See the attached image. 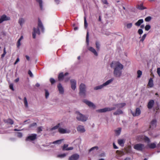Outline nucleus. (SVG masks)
Returning <instances> with one entry per match:
<instances>
[{"label":"nucleus","instance_id":"44","mask_svg":"<svg viewBox=\"0 0 160 160\" xmlns=\"http://www.w3.org/2000/svg\"><path fill=\"white\" fill-rule=\"evenodd\" d=\"M132 23H128L126 24V27L128 28L129 29L132 27Z\"/></svg>","mask_w":160,"mask_h":160},{"label":"nucleus","instance_id":"32","mask_svg":"<svg viewBox=\"0 0 160 160\" xmlns=\"http://www.w3.org/2000/svg\"><path fill=\"white\" fill-rule=\"evenodd\" d=\"M122 111L121 110L118 109L113 113V114L115 115H119L122 114Z\"/></svg>","mask_w":160,"mask_h":160},{"label":"nucleus","instance_id":"39","mask_svg":"<svg viewBox=\"0 0 160 160\" xmlns=\"http://www.w3.org/2000/svg\"><path fill=\"white\" fill-rule=\"evenodd\" d=\"M66 155V154L65 153H63L62 154H60L58 155V157L60 158H62L65 157Z\"/></svg>","mask_w":160,"mask_h":160},{"label":"nucleus","instance_id":"60","mask_svg":"<svg viewBox=\"0 0 160 160\" xmlns=\"http://www.w3.org/2000/svg\"><path fill=\"white\" fill-rule=\"evenodd\" d=\"M73 147H70L68 148H67V149H66V150L67 151H69L70 150H72L73 149Z\"/></svg>","mask_w":160,"mask_h":160},{"label":"nucleus","instance_id":"10","mask_svg":"<svg viewBox=\"0 0 160 160\" xmlns=\"http://www.w3.org/2000/svg\"><path fill=\"white\" fill-rule=\"evenodd\" d=\"M71 83V88L73 90H74L76 88V81L73 79H72L70 80Z\"/></svg>","mask_w":160,"mask_h":160},{"label":"nucleus","instance_id":"40","mask_svg":"<svg viewBox=\"0 0 160 160\" xmlns=\"http://www.w3.org/2000/svg\"><path fill=\"white\" fill-rule=\"evenodd\" d=\"M146 36H147L146 34H144L142 37V38L141 39V40H140V41L141 42H143V41L144 40L145 38H146Z\"/></svg>","mask_w":160,"mask_h":160},{"label":"nucleus","instance_id":"1","mask_svg":"<svg viewBox=\"0 0 160 160\" xmlns=\"http://www.w3.org/2000/svg\"><path fill=\"white\" fill-rule=\"evenodd\" d=\"M110 67L114 69L113 74L116 77L119 78L121 76L123 65L119 62L113 61L110 64Z\"/></svg>","mask_w":160,"mask_h":160},{"label":"nucleus","instance_id":"51","mask_svg":"<svg viewBox=\"0 0 160 160\" xmlns=\"http://www.w3.org/2000/svg\"><path fill=\"white\" fill-rule=\"evenodd\" d=\"M138 32L139 35H141L143 32L142 30L141 29H139L138 30Z\"/></svg>","mask_w":160,"mask_h":160},{"label":"nucleus","instance_id":"50","mask_svg":"<svg viewBox=\"0 0 160 160\" xmlns=\"http://www.w3.org/2000/svg\"><path fill=\"white\" fill-rule=\"evenodd\" d=\"M21 41L20 40L18 39L17 43V48H19L21 45Z\"/></svg>","mask_w":160,"mask_h":160},{"label":"nucleus","instance_id":"25","mask_svg":"<svg viewBox=\"0 0 160 160\" xmlns=\"http://www.w3.org/2000/svg\"><path fill=\"white\" fill-rule=\"evenodd\" d=\"M121 128H118L115 130V132L116 135L118 136L120 134L121 131Z\"/></svg>","mask_w":160,"mask_h":160},{"label":"nucleus","instance_id":"17","mask_svg":"<svg viewBox=\"0 0 160 160\" xmlns=\"http://www.w3.org/2000/svg\"><path fill=\"white\" fill-rule=\"evenodd\" d=\"M154 103V101L153 100H150L148 102V107L149 109H151L153 106Z\"/></svg>","mask_w":160,"mask_h":160},{"label":"nucleus","instance_id":"34","mask_svg":"<svg viewBox=\"0 0 160 160\" xmlns=\"http://www.w3.org/2000/svg\"><path fill=\"white\" fill-rule=\"evenodd\" d=\"M60 124L59 123L58 125H56V126H54V127H53V128H51L50 129V131H52V130H54L57 129L58 128H59V127H60Z\"/></svg>","mask_w":160,"mask_h":160},{"label":"nucleus","instance_id":"21","mask_svg":"<svg viewBox=\"0 0 160 160\" xmlns=\"http://www.w3.org/2000/svg\"><path fill=\"white\" fill-rule=\"evenodd\" d=\"M114 80V78H111V79H110L108 81H107L106 82H105L104 83H103V85L104 86V87H106V86L109 85Z\"/></svg>","mask_w":160,"mask_h":160},{"label":"nucleus","instance_id":"16","mask_svg":"<svg viewBox=\"0 0 160 160\" xmlns=\"http://www.w3.org/2000/svg\"><path fill=\"white\" fill-rule=\"evenodd\" d=\"M58 88V89L59 92L60 94H62L64 93V88L60 83H59L57 86Z\"/></svg>","mask_w":160,"mask_h":160},{"label":"nucleus","instance_id":"15","mask_svg":"<svg viewBox=\"0 0 160 160\" xmlns=\"http://www.w3.org/2000/svg\"><path fill=\"white\" fill-rule=\"evenodd\" d=\"M141 110L138 108L136 109L135 112H133L131 111V113L133 116H139L141 113Z\"/></svg>","mask_w":160,"mask_h":160},{"label":"nucleus","instance_id":"38","mask_svg":"<svg viewBox=\"0 0 160 160\" xmlns=\"http://www.w3.org/2000/svg\"><path fill=\"white\" fill-rule=\"evenodd\" d=\"M142 72L140 71V70H138L137 71V78H140L141 76L142 75Z\"/></svg>","mask_w":160,"mask_h":160},{"label":"nucleus","instance_id":"47","mask_svg":"<svg viewBox=\"0 0 160 160\" xmlns=\"http://www.w3.org/2000/svg\"><path fill=\"white\" fill-rule=\"evenodd\" d=\"M50 81L52 84H53L55 82V80L52 78H50Z\"/></svg>","mask_w":160,"mask_h":160},{"label":"nucleus","instance_id":"48","mask_svg":"<svg viewBox=\"0 0 160 160\" xmlns=\"http://www.w3.org/2000/svg\"><path fill=\"white\" fill-rule=\"evenodd\" d=\"M63 79H64L65 82H67L69 80L70 77L66 76L64 77Z\"/></svg>","mask_w":160,"mask_h":160},{"label":"nucleus","instance_id":"45","mask_svg":"<svg viewBox=\"0 0 160 160\" xmlns=\"http://www.w3.org/2000/svg\"><path fill=\"white\" fill-rule=\"evenodd\" d=\"M151 26L149 25H147L145 27V29L146 31L149 30Z\"/></svg>","mask_w":160,"mask_h":160},{"label":"nucleus","instance_id":"28","mask_svg":"<svg viewBox=\"0 0 160 160\" xmlns=\"http://www.w3.org/2000/svg\"><path fill=\"white\" fill-rule=\"evenodd\" d=\"M104 86L103 85V84H102V85L97 86L96 87H95L94 89L95 90H97L99 89H102V88H104Z\"/></svg>","mask_w":160,"mask_h":160},{"label":"nucleus","instance_id":"63","mask_svg":"<svg viewBox=\"0 0 160 160\" xmlns=\"http://www.w3.org/2000/svg\"><path fill=\"white\" fill-rule=\"evenodd\" d=\"M113 148L114 149H118V147L116 146L114 143H113Z\"/></svg>","mask_w":160,"mask_h":160},{"label":"nucleus","instance_id":"59","mask_svg":"<svg viewBox=\"0 0 160 160\" xmlns=\"http://www.w3.org/2000/svg\"><path fill=\"white\" fill-rule=\"evenodd\" d=\"M20 61L19 58H18L16 60V61L14 63V65H16L17 63H18Z\"/></svg>","mask_w":160,"mask_h":160},{"label":"nucleus","instance_id":"42","mask_svg":"<svg viewBox=\"0 0 160 160\" xmlns=\"http://www.w3.org/2000/svg\"><path fill=\"white\" fill-rule=\"evenodd\" d=\"M152 19V17L150 16H148L146 18H145V21L147 22H149Z\"/></svg>","mask_w":160,"mask_h":160},{"label":"nucleus","instance_id":"7","mask_svg":"<svg viewBox=\"0 0 160 160\" xmlns=\"http://www.w3.org/2000/svg\"><path fill=\"white\" fill-rule=\"evenodd\" d=\"M10 19V17L7 16L5 14H3L0 17V23H1L4 21L9 20Z\"/></svg>","mask_w":160,"mask_h":160},{"label":"nucleus","instance_id":"53","mask_svg":"<svg viewBox=\"0 0 160 160\" xmlns=\"http://www.w3.org/2000/svg\"><path fill=\"white\" fill-rule=\"evenodd\" d=\"M18 135L17 136L18 137L21 138L22 137V133L21 132H18L17 133Z\"/></svg>","mask_w":160,"mask_h":160},{"label":"nucleus","instance_id":"22","mask_svg":"<svg viewBox=\"0 0 160 160\" xmlns=\"http://www.w3.org/2000/svg\"><path fill=\"white\" fill-rule=\"evenodd\" d=\"M4 122L5 123L10 124V125H12L14 123L13 121L10 118L4 119Z\"/></svg>","mask_w":160,"mask_h":160},{"label":"nucleus","instance_id":"12","mask_svg":"<svg viewBox=\"0 0 160 160\" xmlns=\"http://www.w3.org/2000/svg\"><path fill=\"white\" fill-rule=\"evenodd\" d=\"M68 74V72L65 73L64 74H63V72L60 73L58 76V80L59 81H61L63 79L64 77L67 76Z\"/></svg>","mask_w":160,"mask_h":160},{"label":"nucleus","instance_id":"31","mask_svg":"<svg viewBox=\"0 0 160 160\" xmlns=\"http://www.w3.org/2000/svg\"><path fill=\"white\" fill-rule=\"evenodd\" d=\"M118 144L122 147L124 146V142L122 139H119L118 141Z\"/></svg>","mask_w":160,"mask_h":160},{"label":"nucleus","instance_id":"24","mask_svg":"<svg viewBox=\"0 0 160 160\" xmlns=\"http://www.w3.org/2000/svg\"><path fill=\"white\" fill-rule=\"evenodd\" d=\"M156 144L157 143L156 142H155L154 143L148 144V146L150 148L153 149L156 148Z\"/></svg>","mask_w":160,"mask_h":160},{"label":"nucleus","instance_id":"23","mask_svg":"<svg viewBox=\"0 0 160 160\" xmlns=\"http://www.w3.org/2000/svg\"><path fill=\"white\" fill-rule=\"evenodd\" d=\"M38 28L41 29L42 32H43L44 30V27L41 21L39 19L38 20Z\"/></svg>","mask_w":160,"mask_h":160},{"label":"nucleus","instance_id":"27","mask_svg":"<svg viewBox=\"0 0 160 160\" xmlns=\"http://www.w3.org/2000/svg\"><path fill=\"white\" fill-rule=\"evenodd\" d=\"M25 22V19L22 18H20L18 20V23L22 27Z\"/></svg>","mask_w":160,"mask_h":160},{"label":"nucleus","instance_id":"8","mask_svg":"<svg viewBox=\"0 0 160 160\" xmlns=\"http://www.w3.org/2000/svg\"><path fill=\"white\" fill-rule=\"evenodd\" d=\"M83 102L90 107H92L94 108H96V106L93 104V103L90 101L86 99H85L83 100Z\"/></svg>","mask_w":160,"mask_h":160},{"label":"nucleus","instance_id":"56","mask_svg":"<svg viewBox=\"0 0 160 160\" xmlns=\"http://www.w3.org/2000/svg\"><path fill=\"white\" fill-rule=\"evenodd\" d=\"M68 144H64L63 147V150H66V149H67V148H68Z\"/></svg>","mask_w":160,"mask_h":160},{"label":"nucleus","instance_id":"61","mask_svg":"<svg viewBox=\"0 0 160 160\" xmlns=\"http://www.w3.org/2000/svg\"><path fill=\"white\" fill-rule=\"evenodd\" d=\"M95 148H96L97 150L98 149V147H93L91 149H90L89 151H91Z\"/></svg>","mask_w":160,"mask_h":160},{"label":"nucleus","instance_id":"41","mask_svg":"<svg viewBox=\"0 0 160 160\" xmlns=\"http://www.w3.org/2000/svg\"><path fill=\"white\" fill-rule=\"evenodd\" d=\"M45 97L46 98H47L49 96V93L48 90L47 89L45 90Z\"/></svg>","mask_w":160,"mask_h":160},{"label":"nucleus","instance_id":"3","mask_svg":"<svg viewBox=\"0 0 160 160\" xmlns=\"http://www.w3.org/2000/svg\"><path fill=\"white\" fill-rule=\"evenodd\" d=\"M76 118L78 120L82 122L86 121L88 119V117L82 114L79 112H76Z\"/></svg>","mask_w":160,"mask_h":160},{"label":"nucleus","instance_id":"55","mask_svg":"<svg viewBox=\"0 0 160 160\" xmlns=\"http://www.w3.org/2000/svg\"><path fill=\"white\" fill-rule=\"evenodd\" d=\"M37 123L36 122H34L30 125L29 127V128H31L32 127H34L36 126Z\"/></svg>","mask_w":160,"mask_h":160},{"label":"nucleus","instance_id":"33","mask_svg":"<svg viewBox=\"0 0 160 160\" xmlns=\"http://www.w3.org/2000/svg\"><path fill=\"white\" fill-rule=\"evenodd\" d=\"M37 2H38L40 8L41 9H42L43 8V6L42 4V0H36Z\"/></svg>","mask_w":160,"mask_h":160},{"label":"nucleus","instance_id":"14","mask_svg":"<svg viewBox=\"0 0 160 160\" xmlns=\"http://www.w3.org/2000/svg\"><path fill=\"white\" fill-rule=\"evenodd\" d=\"M77 130L78 132H81L83 133L85 131V130L83 126L79 125L77 128Z\"/></svg>","mask_w":160,"mask_h":160},{"label":"nucleus","instance_id":"19","mask_svg":"<svg viewBox=\"0 0 160 160\" xmlns=\"http://www.w3.org/2000/svg\"><path fill=\"white\" fill-rule=\"evenodd\" d=\"M88 50L93 53L94 55L96 56H98V53L95 50V49L92 47H89L88 48Z\"/></svg>","mask_w":160,"mask_h":160},{"label":"nucleus","instance_id":"43","mask_svg":"<svg viewBox=\"0 0 160 160\" xmlns=\"http://www.w3.org/2000/svg\"><path fill=\"white\" fill-rule=\"evenodd\" d=\"M6 53V52L5 48H4L3 49V53L1 55V58H3L5 56Z\"/></svg>","mask_w":160,"mask_h":160},{"label":"nucleus","instance_id":"57","mask_svg":"<svg viewBox=\"0 0 160 160\" xmlns=\"http://www.w3.org/2000/svg\"><path fill=\"white\" fill-rule=\"evenodd\" d=\"M28 74L30 75V76L31 77H32L33 76V75L32 72L30 70H29L28 71Z\"/></svg>","mask_w":160,"mask_h":160},{"label":"nucleus","instance_id":"35","mask_svg":"<svg viewBox=\"0 0 160 160\" xmlns=\"http://www.w3.org/2000/svg\"><path fill=\"white\" fill-rule=\"evenodd\" d=\"M62 140L63 139L57 140L54 142H52V143L54 144H60L61 143Z\"/></svg>","mask_w":160,"mask_h":160},{"label":"nucleus","instance_id":"20","mask_svg":"<svg viewBox=\"0 0 160 160\" xmlns=\"http://www.w3.org/2000/svg\"><path fill=\"white\" fill-rule=\"evenodd\" d=\"M126 105V103H119L118 104H115L114 105V106H115V107L117 108H123V107L125 106Z\"/></svg>","mask_w":160,"mask_h":160},{"label":"nucleus","instance_id":"62","mask_svg":"<svg viewBox=\"0 0 160 160\" xmlns=\"http://www.w3.org/2000/svg\"><path fill=\"white\" fill-rule=\"evenodd\" d=\"M157 72L158 74H160V68H157Z\"/></svg>","mask_w":160,"mask_h":160},{"label":"nucleus","instance_id":"11","mask_svg":"<svg viewBox=\"0 0 160 160\" xmlns=\"http://www.w3.org/2000/svg\"><path fill=\"white\" fill-rule=\"evenodd\" d=\"M79 158V155L78 154L72 155L69 158V160H78Z\"/></svg>","mask_w":160,"mask_h":160},{"label":"nucleus","instance_id":"64","mask_svg":"<svg viewBox=\"0 0 160 160\" xmlns=\"http://www.w3.org/2000/svg\"><path fill=\"white\" fill-rule=\"evenodd\" d=\"M26 57V58L28 60H30V57H29V56H28V55H26L25 56Z\"/></svg>","mask_w":160,"mask_h":160},{"label":"nucleus","instance_id":"5","mask_svg":"<svg viewBox=\"0 0 160 160\" xmlns=\"http://www.w3.org/2000/svg\"><path fill=\"white\" fill-rule=\"evenodd\" d=\"M37 137V135L36 134H31L28 136L26 138V141H32L35 140Z\"/></svg>","mask_w":160,"mask_h":160},{"label":"nucleus","instance_id":"9","mask_svg":"<svg viewBox=\"0 0 160 160\" xmlns=\"http://www.w3.org/2000/svg\"><path fill=\"white\" fill-rule=\"evenodd\" d=\"M58 130L59 132L62 134L69 133L70 132L69 129H64L61 128H59Z\"/></svg>","mask_w":160,"mask_h":160},{"label":"nucleus","instance_id":"58","mask_svg":"<svg viewBox=\"0 0 160 160\" xmlns=\"http://www.w3.org/2000/svg\"><path fill=\"white\" fill-rule=\"evenodd\" d=\"M10 88L12 90V91H14V88H13V85L12 84H11L9 85Z\"/></svg>","mask_w":160,"mask_h":160},{"label":"nucleus","instance_id":"37","mask_svg":"<svg viewBox=\"0 0 160 160\" xmlns=\"http://www.w3.org/2000/svg\"><path fill=\"white\" fill-rule=\"evenodd\" d=\"M137 8L140 10H143L146 8L142 4H140V5H138L137 6Z\"/></svg>","mask_w":160,"mask_h":160},{"label":"nucleus","instance_id":"49","mask_svg":"<svg viewBox=\"0 0 160 160\" xmlns=\"http://www.w3.org/2000/svg\"><path fill=\"white\" fill-rule=\"evenodd\" d=\"M84 27L86 28L88 26V23L87 22V21L86 18H84Z\"/></svg>","mask_w":160,"mask_h":160},{"label":"nucleus","instance_id":"54","mask_svg":"<svg viewBox=\"0 0 160 160\" xmlns=\"http://www.w3.org/2000/svg\"><path fill=\"white\" fill-rule=\"evenodd\" d=\"M96 45L97 48L98 49H99L100 47V44L99 43V42H96Z\"/></svg>","mask_w":160,"mask_h":160},{"label":"nucleus","instance_id":"29","mask_svg":"<svg viewBox=\"0 0 160 160\" xmlns=\"http://www.w3.org/2000/svg\"><path fill=\"white\" fill-rule=\"evenodd\" d=\"M148 85L150 88H152L153 86V81L151 78L149 81Z\"/></svg>","mask_w":160,"mask_h":160},{"label":"nucleus","instance_id":"2","mask_svg":"<svg viewBox=\"0 0 160 160\" xmlns=\"http://www.w3.org/2000/svg\"><path fill=\"white\" fill-rule=\"evenodd\" d=\"M86 87L85 84L81 83L79 86V94L80 96L85 97L86 95Z\"/></svg>","mask_w":160,"mask_h":160},{"label":"nucleus","instance_id":"4","mask_svg":"<svg viewBox=\"0 0 160 160\" xmlns=\"http://www.w3.org/2000/svg\"><path fill=\"white\" fill-rule=\"evenodd\" d=\"M116 109V108L112 107L111 108L106 107L102 109L97 110L96 112H105L108 111H110Z\"/></svg>","mask_w":160,"mask_h":160},{"label":"nucleus","instance_id":"13","mask_svg":"<svg viewBox=\"0 0 160 160\" xmlns=\"http://www.w3.org/2000/svg\"><path fill=\"white\" fill-rule=\"evenodd\" d=\"M33 32L32 33V37L33 38H36V34H37L38 35H40V32L38 28L37 29L34 28L33 29Z\"/></svg>","mask_w":160,"mask_h":160},{"label":"nucleus","instance_id":"18","mask_svg":"<svg viewBox=\"0 0 160 160\" xmlns=\"http://www.w3.org/2000/svg\"><path fill=\"white\" fill-rule=\"evenodd\" d=\"M157 121L156 119H153L151 122L150 125V128H155L156 126Z\"/></svg>","mask_w":160,"mask_h":160},{"label":"nucleus","instance_id":"52","mask_svg":"<svg viewBox=\"0 0 160 160\" xmlns=\"http://www.w3.org/2000/svg\"><path fill=\"white\" fill-rule=\"evenodd\" d=\"M144 140L146 142H147L148 143H149L150 142V139L148 137H145Z\"/></svg>","mask_w":160,"mask_h":160},{"label":"nucleus","instance_id":"26","mask_svg":"<svg viewBox=\"0 0 160 160\" xmlns=\"http://www.w3.org/2000/svg\"><path fill=\"white\" fill-rule=\"evenodd\" d=\"M143 22V20L142 19H139L135 23V25L137 26H139Z\"/></svg>","mask_w":160,"mask_h":160},{"label":"nucleus","instance_id":"6","mask_svg":"<svg viewBox=\"0 0 160 160\" xmlns=\"http://www.w3.org/2000/svg\"><path fill=\"white\" fill-rule=\"evenodd\" d=\"M134 148L138 151H142L144 148V145L142 143H138L134 145Z\"/></svg>","mask_w":160,"mask_h":160},{"label":"nucleus","instance_id":"46","mask_svg":"<svg viewBox=\"0 0 160 160\" xmlns=\"http://www.w3.org/2000/svg\"><path fill=\"white\" fill-rule=\"evenodd\" d=\"M43 127H38L37 129V132L40 133L42 130Z\"/></svg>","mask_w":160,"mask_h":160},{"label":"nucleus","instance_id":"30","mask_svg":"<svg viewBox=\"0 0 160 160\" xmlns=\"http://www.w3.org/2000/svg\"><path fill=\"white\" fill-rule=\"evenodd\" d=\"M23 102L24 105V106L25 108H28V102L27 100V98L26 97H25L23 98Z\"/></svg>","mask_w":160,"mask_h":160},{"label":"nucleus","instance_id":"36","mask_svg":"<svg viewBox=\"0 0 160 160\" xmlns=\"http://www.w3.org/2000/svg\"><path fill=\"white\" fill-rule=\"evenodd\" d=\"M86 42L87 45H88L89 43V32H87V33Z\"/></svg>","mask_w":160,"mask_h":160}]
</instances>
